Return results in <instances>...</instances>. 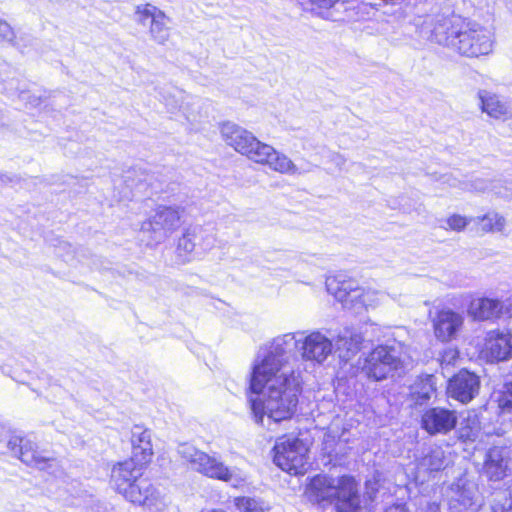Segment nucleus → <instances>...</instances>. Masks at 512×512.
Here are the masks:
<instances>
[{"label":"nucleus","mask_w":512,"mask_h":512,"mask_svg":"<svg viewBox=\"0 0 512 512\" xmlns=\"http://www.w3.org/2000/svg\"><path fill=\"white\" fill-rule=\"evenodd\" d=\"M333 161H335V163L338 166H342L346 162L345 158L343 156L339 155V154H336V155L333 156Z\"/></svg>","instance_id":"79ce46f5"},{"label":"nucleus","mask_w":512,"mask_h":512,"mask_svg":"<svg viewBox=\"0 0 512 512\" xmlns=\"http://www.w3.org/2000/svg\"><path fill=\"white\" fill-rule=\"evenodd\" d=\"M146 464L133 458L113 465L110 474L112 489L133 505L149 512H163L169 505V497L154 486L143 474Z\"/></svg>","instance_id":"7ed1b4c3"},{"label":"nucleus","mask_w":512,"mask_h":512,"mask_svg":"<svg viewBox=\"0 0 512 512\" xmlns=\"http://www.w3.org/2000/svg\"><path fill=\"white\" fill-rule=\"evenodd\" d=\"M135 21L148 27L150 39L159 44L165 45L170 38L169 18L158 7L152 4H143L136 7Z\"/></svg>","instance_id":"f8f14e48"},{"label":"nucleus","mask_w":512,"mask_h":512,"mask_svg":"<svg viewBox=\"0 0 512 512\" xmlns=\"http://www.w3.org/2000/svg\"><path fill=\"white\" fill-rule=\"evenodd\" d=\"M474 221L478 224L479 230L485 234L502 233L507 225L506 218L496 211H488L486 214L474 218Z\"/></svg>","instance_id":"b1692460"},{"label":"nucleus","mask_w":512,"mask_h":512,"mask_svg":"<svg viewBox=\"0 0 512 512\" xmlns=\"http://www.w3.org/2000/svg\"><path fill=\"white\" fill-rule=\"evenodd\" d=\"M337 2L338 0H311V3L319 9L332 8Z\"/></svg>","instance_id":"4c0bfd02"},{"label":"nucleus","mask_w":512,"mask_h":512,"mask_svg":"<svg viewBox=\"0 0 512 512\" xmlns=\"http://www.w3.org/2000/svg\"><path fill=\"white\" fill-rule=\"evenodd\" d=\"M505 448H491L486 456L484 470L490 480L499 481L509 471V455Z\"/></svg>","instance_id":"aec40b11"},{"label":"nucleus","mask_w":512,"mask_h":512,"mask_svg":"<svg viewBox=\"0 0 512 512\" xmlns=\"http://www.w3.org/2000/svg\"><path fill=\"white\" fill-rule=\"evenodd\" d=\"M406 360L407 356L400 345H380L364 358L361 371L373 381H382L402 370Z\"/></svg>","instance_id":"6e6552de"},{"label":"nucleus","mask_w":512,"mask_h":512,"mask_svg":"<svg viewBox=\"0 0 512 512\" xmlns=\"http://www.w3.org/2000/svg\"><path fill=\"white\" fill-rule=\"evenodd\" d=\"M474 221V218L467 217L461 214H451L444 220V225L442 226L445 230H451L454 232H462L466 229V227Z\"/></svg>","instance_id":"cd10ccee"},{"label":"nucleus","mask_w":512,"mask_h":512,"mask_svg":"<svg viewBox=\"0 0 512 512\" xmlns=\"http://www.w3.org/2000/svg\"><path fill=\"white\" fill-rule=\"evenodd\" d=\"M305 494L309 501L323 508L334 505L337 512H360L357 484L352 477L317 475L311 479Z\"/></svg>","instance_id":"39448f33"},{"label":"nucleus","mask_w":512,"mask_h":512,"mask_svg":"<svg viewBox=\"0 0 512 512\" xmlns=\"http://www.w3.org/2000/svg\"><path fill=\"white\" fill-rule=\"evenodd\" d=\"M220 134L227 146L245 156L250 161L267 166L281 174H295L297 167L285 154L278 152L271 145L260 141L251 131L233 123L224 122Z\"/></svg>","instance_id":"20e7f679"},{"label":"nucleus","mask_w":512,"mask_h":512,"mask_svg":"<svg viewBox=\"0 0 512 512\" xmlns=\"http://www.w3.org/2000/svg\"><path fill=\"white\" fill-rule=\"evenodd\" d=\"M384 512H407V509L403 504H395L387 507Z\"/></svg>","instance_id":"ea45409f"},{"label":"nucleus","mask_w":512,"mask_h":512,"mask_svg":"<svg viewBox=\"0 0 512 512\" xmlns=\"http://www.w3.org/2000/svg\"><path fill=\"white\" fill-rule=\"evenodd\" d=\"M204 230L200 226L187 229L178 242V250L190 255L195 247L196 241L203 238Z\"/></svg>","instance_id":"a878e982"},{"label":"nucleus","mask_w":512,"mask_h":512,"mask_svg":"<svg viewBox=\"0 0 512 512\" xmlns=\"http://www.w3.org/2000/svg\"><path fill=\"white\" fill-rule=\"evenodd\" d=\"M35 464L33 466L38 467L40 469H44L46 464L51 459L44 455L43 451H39L38 449L34 452Z\"/></svg>","instance_id":"e433bc0d"},{"label":"nucleus","mask_w":512,"mask_h":512,"mask_svg":"<svg viewBox=\"0 0 512 512\" xmlns=\"http://www.w3.org/2000/svg\"><path fill=\"white\" fill-rule=\"evenodd\" d=\"M447 499L450 512H476L482 505L477 488L462 481L450 486Z\"/></svg>","instance_id":"ddd939ff"},{"label":"nucleus","mask_w":512,"mask_h":512,"mask_svg":"<svg viewBox=\"0 0 512 512\" xmlns=\"http://www.w3.org/2000/svg\"><path fill=\"white\" fill-rule=\"evenodd\" d=\"M298 336L303 361L323 364L334 352L333 339L322 330L298 331Z\"/></svg>","instance_id":"9b49d317"},{"label":"nucleus","mask_w":512,"mask_h":512,"mask_svg":"<svg viewBox=\"0 0 512 512\" xmlns=\"http://www.w3.org/2000/svg\"><path fill=\"white\" fill-rule=\"evenodd\" d=\"M66 248L70 251L71 250L70 244H68V243H61V245L59 246V250L60 249H66Z\"/></svg>","instance_id":"37998d69"},{"label":"nucleus","mask_w":512,"mask_h":512,"mask_svg":"<svg viewBox=\"0 0 512 512\" xmlns=\"http://www.w3.org/2000/svg\"><path fill=\"white\" fill-rule=\"evenodd\" d=\"M478 98L481 103V110L489 117L506 121L512 117V110L509 104L501 99L498 95L481 90L478 93Z\"/></svg>","instance_id":"4be33fe9"},{"label":"nucleus","mask_w":512,"mask_h":512,"mask_svg":"<svg viewBox=\"0 0 512 512\" xmlns=\"http://www.w3.org/2000/svg\"><path fill=\"white\" fill-rule=\"evenodd\" d=\"M480 378L468 370L459 371L448 384V393L451 398L467 404L479 393Z\"/></svg>","instance_id":"4468645a"},{"label":"nucleus","mask_w":512,"mask_h":512,"mask_svg":"<svg viewBox=\"0 0 512 512\" xmlns=\"http://www.w3.org/2000/svg\"><path fill=\"white\" fill-rule=\"evenodd\" d=\"M59 255H60L61 257H63L65 260H67V256H68V255L63 254V253H61L60 251H59Z\"/></svg>","instance_id":"09e8293b"},{"label":"nucleus","mask_w":512,"mask_h":512,"mask_svg":"<svg viewBox=\"0 0 512 512\" xmlns=\"http://www.w3.org/2000/svg\"><path fill=\"white\" fill-rule=\"evenodd\" d=\"M480 184H481V185H480V186H478V187H475V189H477V190H479V191H484V190L486 189V187H485L484 183H482V182H481Z\"/></svg>","instance_id":"a18cd8bd"},{"label":"nucleus","mask_w":512,"mask_h":512,"mask_svg":"<svg viewBox=\"0 0 512 512\" xmlns=\"http://www.w3.org/2000/svg\"><path fill=\"white\" fill-rule=\"evenodd\" d=\"M235 505L240 512H265L252 498L240 497L235 499Z\"/></svg>","instance_id":"473e14b6"},{"label":"nucleus","mask_w":512,"mask_h":512,"mask_svg":"<svg viewBox=\"0 0 512 512\" xmlns=\"http://www.w3.org/2000/svg\"><path fill=\"white\" fill-rule=\"evenodd\" d=\"M503 310L504 302L491 298H475L470 302L467 313L474 320L485 321L501 317Z\"/></svg>","instance_id":"6ab92c4d"},{"label":"nucleus","mask_w":512,"mask_h":512,"mask_svg":"<svg viewBox=\"0 0 512 512\" xmlns=\"http://www.w3.org/2000/svg\"><path fill=\"white\" fill-rule=\"evenodd\" d=\"M0 38L7 42H13L15 39V33L9 23L0 19Z\"/></svg>","instance_id":"f704fd0d"},{"label":"nucleus","mask_w":512,"mask_h":512,"mask_svg":"<svg viewBox=\"0 0 512 512\" xmlns=\"http://www.w3.org/2000/svg\"><path fill=\"white\" fill-rule=\"evenodd\" d=\"M131 444V458L148 465L153 457L150 431L141 426H134L132 429Z\"/></svg>","instance_id":"412c9836"},{"label":"nucleus","mask_w":512,"mask_h":512,"mask_svg":"<svg viewBox=\"0 0 512 512\" xmlns=\"http://www.w3.org/2000/svg\"><path fill=\"white\" fill-rule=\"evenodd\" d=\"M479 431L480 422L478 416L474 412L469 411L467 413L466 418H464L460 424L458 430L459 437L464 441L475 440V438L478 436Z\"/></svg>","instance_id":"bb28decb"},{"label":"nucleus","mask_w":512,"mask_h":512,"mask_svg":"<svg viewBox=\"0 0 512 512\" xmlns=\"http://www.w3.org/2000/svg\"><path fill=\"white\" fill-rule=\"evenodd\" d=\"M362 341L363 337L360 333L344 330L333 340L334 351L339 352L341 358L349 359L360 350Z\"/></svg>","instance_id":"5701e85b"},{"label":"nucleus","mask_w":512,"mask_h":512,"mask_svg":"<svg viewBox=\"0 0 512 512\" xmlns=\"http://www.w3.org/2000/svg\"><path fill=\"white\" fill-rule=\"evenodd\" d=\"M459 359V351L455 347H448L443 350L440 356V364L442 367H450L455 365Z\"/></svg>","instance_id":"72a5a7b5"},{"label":"nucleus","mask_w":512,"mask_h":512,"mask_svg":"<svg viewBox=\"0 0 512 512\" xmlns=\"http://www.w3.org/2000/svg\"><path fill=\"white\" fill-rule=\"evenodd\" d=\"M348 442V430L343 425V419L335 417L324 434L323 450L329 456H337L344 452Z\"/></svg>","instance_id":"a211bd4d"},{"label":"nucleus","mask_w":512,"mask_h":512,"mask_svg":"<svg viewBox=\"0 0 512 512\" xmlns=\"http://www.w3.org/2000/svg\"><path fill=\"white\" fill-rule=\"evenodd\" d=\"M326 287L328 292L334 295L345 308L352 309L357 313L363 309H374L386 300L384 292L359 287L352 280L339 281L335 277H330L326 280Z\"/></svg>","instance_id":"0eeeda50"},{"label":"nucleus","mask_w":512,"mask_h":512,"mask_svg":"<svg viewBox=\"0 0 512 512\" xmlns=\"http://www.w3.org/2000/svg\"><path fill=\"white\" fill-rule=\"evenodd\" d=\"M178 454L190 467L213 479L238 486L247 479V474L238 467H228L222 461L197 449L193 445L183 443L178 446Z\"/></svg>","instance_id":"423d86ee"},{"label":"nucleus","mask_w":512,"mask_h":512,"mask_svg":"<svg viewBox=\"0 0 512 512\" xmlns=\"http://www.w3.org/2000/svg\"><path fill=\"white\" fill-rule=\"evenodd\" d=\"M463 325V314L450 308L439 310L433 319L434 334L442 342H449L455 339Z\"/></svg>","instance_id":"2eb2a0df"},{"label":"nucleus","mask_w":512,"mask_h":512,"mask_svg":"<svg viewBox=\"0 0 512 512\" xmlns=\"http://www.w3.org/2000/svg\"><path fill=\"white\" fill-rule=\"evenodd\" d=\"M184 98L185 97L181 92H167L163 95V103L170 113L184 111Z\"/></svg>","instance_id":"c85d7f7f"},{"label":"nucleus","mask_w":512,"mask_h":512,"mask_svg":"<svg viewBox=\"0 0 512 512\" xmlns=\"http://www.w3.org/2000/svg\"><path fill=\"white\" fill-rule=\"evenodd\" d=\"M481 352L491 360H507L512 356V333L501 330L488 331Z\"/></svg>","instance_id":"dca6fc26"},{"label":"nucleus","mask_w":512,"mask_h":512,"mask_svg":"<svg viewBox=\"0 0 512 512\" xmlns=\"http://www.w3.org/2000/svg\"><path fill=\"white\" fill-rule=\"evenodd\" d=\"M186 105H189V102H186ZM183 114L186 116V118L189 120L190 119V116L188 115L187 113V106H184V111H182Z\"/></svg>","instance_id":"c03bdc74"},{"label":"nucleus","mask_w":512,"mask_h":512,"mask_svg":"<svg viewBox=\"0 0 512 512\" xmlns=\"http://www.w3.org/2000/svg\"><path fill=\"white\" fill-rule=\"evenodd\" d=\"M421 469L427 471H438L443 466V455L440 451H433L431 454L422 458L420 464Z\"/></svg>","instance_id":"c756f323"},{"label":"nucleus","mask_w":512,"mask_h":512,"mask_svg":"<svg viewBox=\"0 0 512 512\" xmlns=\"http://www.w3.org/2000/svg\"><path fill=\"white\" fill-rule=\"evenodd\" d=\"M3 120H4V116H3V114L0 112V126H2V125L4 124Z\"/></svg>","instance_id":"de8ad7c7"},{"label":"nucleus","mask_w":512,"mask_h":512,"mask_svg":"<svg viewBox=\"0 0 512 512\" xmlns=\"http://www.w3.org/2000/svg\"><path fill=\"white\" fill-rule=\"evenodd\" d=\"M431 33L437 43L451 47L469 58L491 54L495 44L492 29L455 15L437 17Z\"/></svg>","instance_id":"f03ea898"},{"label":"nucleus","mask_w":512,"mask_h":512,"mask_svg":"<svg viewBox=\"0 0 512 512\" xmlns=\"http://www.w3.org/2000/svg\"><path fill=\"white\" fill-rule=\"evenodd\" d=\"M299 350L297 332L278 335L258 351L252 365L249 399L253 421L262 428L275 431L292 419L302 392L301 373L294 369L287 354Z\"/></svg>","instance_id":"f257e3e1"},{"label":"nucleus","mask_w":512,"mask_h":512,"mask_svg":"<svg viewBox=\"0 0 512 512\" xmlns=\"http://www.w3.org/2000/svg\"><path fill=\"white\" fill-rule=\"evenodd\" d=\"M274 452V463L283 471L292 475L306 472L308 447L303 440L280 437L275 443Z\"/></svg>","instance_id":"1a4fd4ad"},{"label":"nucleus","mask_w":512,"mask_h":512,"mask_svg":"<svg viewBox=\"0 0 512 512\" xmlns=\"http://www.w3.org/2000/svg\"><path fill=\"white\" fill-rule=\"evenodd\" d=\"M497 402L498 407L503 412L512 411V382L503 385L502 390L499 392Z\"/></svg>","instance_id":"7c9ffc66"},{"label":"nucleus","mask_w":512,"mask_h":512,"mask_svg":"<svg viewBox=\"0 0 512 512\" xmlns=\"http://www.w3.org/2000/svg\"><path fill=\"white\" fill-rule=\"evenodd\" d=\"M434 392V380L430 375L416 380L411 387V395L420 405L429 400Z\"/></svg>","instance_id":"393cba45"},{"label":"nucleus","mask_w":512,"mask_h":512,"mask_svg":"<svg viewBox=\"0 0 512 512\" xmlns=\"http://www.w3.org/2000/svg\"><path fill=\"white\" fill-rule=\"evenodd\" d=\"M184 212V208L178 205H159L154 214L142 223L141 229L149 233L154 242L161 243L181 226Z\"/></svg>","instance_id":"9d476101"},{"label":"nucleus","mask_w":512,"mask_h":512,"mask_svg":"<svg viewBox=\"0 0 512 512\" xmlns=\"http://www.w3.org/2000/svg\"><path fill=\"white\" fill-rule=\"evenodd\" d=\"M25 442L24 439H20L18 437H12L9 441H8V447L14 451L16 447H20L21 448V445Z\"/></svg>","instance_id":"58836bf2"},{"label":"nucleus","mask_w":512,"mask_h":512,"mask_svg":"<svg viewBox=\"0 0 512 512\" xmlns=\"http://www.w3.org/2000/svg\"><path fill=\"white\" fill-rule=\"evenodd\" d=\"M503 315H507L509 317H512V301H508L504 303V310Z\"/></svg>","instance_id":"a19ab883"},{"label":"nucleus","mask_w":512,"mask_h":512,"mask_svg":"<svg viewBox=\"0 0 512 512\" xmlns=\"http://www.w3.org/2000/svg\"><path fill=\"white\" fill-rule=\"evenodd\" d=\"M36 443L25 440V442L21 445V449L19 450V458L20 460L27 465H34L35 458L34 452L37 450Z\"/></svg>","instance_id":"2f4dec72"},{"label":"nucleus","mask_w":512,"mask_h":512,"mask_svg":"<svg viewBox=\"0 0 512 512\" xmlns=\"http://www.w3.org/2000/svg\"><path fill=\"white\" fill-rule=\"evenodd\" d=\"M202 512H226V511L223 509H212V510L202 511Z\"/></svg>","instance_id":"49530a36"},{"label":"nucleus","mask_w":512,"mask_h":512,"mask_svg":"<svg viewBox=\"0 0 512 512\" xmlns=\"http://www.w3.org/2000/svg\"><path fill=\"white\" fill-rule=\"evenodd\" d=\"M456 423L455 411L445 408L428 409L422 416V427L431 435L446 434L456 426Z\"/></svg>","instance_id":"f3484780"},{"label":"nucleus","mask_w":512,"mask_h":512,"mask_svg":"<svg viewBox=\"0 0 512 512\" xmlns=\"http://www.w3.org/2000/svg\"><path fill=\"white\" fill-rule=\"evenodd\" d=\"M492 509L493 512H512V495L509 498L497 501Z\"/></svg>","instance_id":"c9c22d12"}]
</instances>
